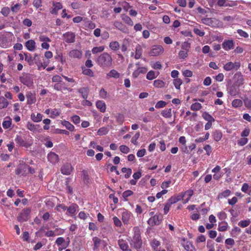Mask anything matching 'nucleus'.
Masks as SVG:
<instances>
[{"mask_svg":"<svg viewBox=\"0 0 251 251\" xmlns=\"http://www.w3.org/2000/svg\"><path fill=\"white\" fill-rule=\"evenodd\" d=\"M96 62L100 67L104 69L111 67L113 64V60L109 53L105 52L101 53L98 57Z\"/></svg>","mask_w":251,"mask_h":251,"instance_id":"f257e3e1","label":"nucleus"},{"mask_svg":"<svg viewBox=\"0 0 251 251\" xmlns=\"http://www.w3.org/2000/svg\"><path fill=\"white\" fill-rule=\"evenodd\" d=\"M133 231L134 236L131 240L130 245H133L136 249L138 250L141 248L142 245L140 232L139 228L137 227H134Z\"/></svg>","mask_w":251,"mask_h":251,"instance_id":"f03ea898","label":"nucleus"},{"mask_svg":"<svg viewBox=\"0 0 251 251\" xmlns=\"http://www.w3.org/2000/svg\"><path fill=\"white\" fill-rule=\"evenodd\" d=\"M31 212L30 208L23 209L17 217V220L20 222L26 221L29 218L30 213Z\"/></svg>","mask_w":251,"mask_h":251,"instance_id":"7ed1b4c3","label":"nucleus"},{"mask_svg":"<svg viewBox=\"0 0 251 251\" xmlns=\"http://www.w3.org/2000/svg\"><path fill=\"white\" fill-rule=\"evenodd\" d=\"M163 216L161 214H157L150 218L148 223L151 226L158 225L160 224L162 220Z\"/></svg>","mask_w":251,"mask_h":251,"instance_id":"20e7f679","label":"nucleus"},{"mask_svg":"<svg viewBox=\"0 0 251 251\" xmlns=\"http://www.w3.org/2000/svg\"><path fill=\"white\" fill-rule=\"evenodd\" d=\"M201 22L203 24L212 26L215 27L218 25L219 21L215 18H205L201 19Z\"/></svg>","mask_w":251,"mask_h":251,"instance_id":"39448f33","label":"nucleus"},{"mask_svg":"<svg viewBox=\"0 0 251 251\" xmlns=\"http://www.w3.org/2000/svg\"><path fill=\"white\" fill-rule=\"evenodd\" d=\"M181 244L187 251H195V248L191 242L184 238L181 239Z\"/></svg>","mask_w":251,"mask_h":251,"instance_id":"423d86ee","label":"nucleus"},{"mask_svg":"<svg viewBox=\"0 0 251 251\" xmlns=\"http://www.w3.org/2000/svg\"><path fill=\"white\" fill-rule=\"evenodd\" d=\"M15 142L20 146L25 148H28L31 146V144L27 142L25 138L20 135H17L15 138Z\"/></svg>","mask_w":251,"mask_h":251,"instance_id":"0eeeda50","label":"nucleus"},{"mask_svg":"<svg viewBox=\"0 0 251 251\" xmlns=\"http://www.w3.org/2000/svg\"><path fill=\"white\" fill-rule=\"evenodd\" d=\"M164 50L161 46H154L149 53L150 56H155L162 53Z\"/></svg>","mask_w":251,"mask_h":251,"instance_id":"6e6552de","label":"nucleus"},{"mask_svg":"<svg viewBox=\"0 0 251 251\" xmlns=\"http://www.w3.org/2000/svg\"><path fill=\"white\" fill-rule=\"evenodd\" d=\"M36 94L34 91H29L26 94V98L27 99V104H32L36 102Z\"/></svg>","mask_w":251,"mask_h":251,"instance_id":"1a4fd4ad","label":"nucleus"},{"mask_svg":"<svg viewBox=\"0 0 251 251\" xmlns=\"http://www.w3.org/2000/svg\"><path fill=\"white\" fill-rule=\"evenodd\" d=\"M73 168L70 163L64 164L61 168V173L65 175H69L71 174Z\"/></svg>","mask_w":251,"mask_h":251,"instance_id":"9d476101","label":"nucleus"},{"mask_svg":"<svg viewBox=\"0 0 251 251\" xmlns=\"http://www.w3.org/2000/svg\"><path fill=\"white\" fill-rule=\"evenodd\" d=\"M131 213L126 209L122 213V220L124 225H128L131 216Z\"/></svg>","mask_w":251,"mask_h":251,"instance_id":"9b49d317","label":"nucleus"},{"mask_svg":"<svg viewBox=\"0 0 251 251\" xmlns=\"http://www.w3.org/2000/svg\"><path fill=\"white\" fill-rule=\"evenodd\" d=\"M65 41L68 43H73L75 41V35L74 33L71 32H67L63 35Z\"/></svg>","mask_w":251,"mask_h":251,"instance_id":"f8f14e48","label":"nucleus"},{"mask_svg":"<svg viewBox=\"0 0 251 251\" xmlns=\"http://www.w3.org/2000/svg\"><path fill=\"white\" fill-rule=\"evenodd\" d=\"M27 168H28L27 165L20 164L16 170V174L18 175H25L27 174Z\"/></svg>","mask_w":251,"mask_h":251,"instance_id":"ddd939ff","label":"nucleus"},{"mask_svg":"<svg viewBox=\"0 0 251 251\" xmlns=\"http://www.w3.org/2000/svg\"><path fill=\"white\" fill-rule=\"evenodd\" d=\"M20 80L22 83L28 87L31 86L33 84L32 80L29 75H26L21 77Z\"/></svg>","mask_w":251,"mask_h":251,"instance_id":"4468645a","label":"nucleus"},{"mask_svg":"<svg viewBox=\"0 0 251 251\" xmlns=\"http://www.w3.org/2000/svg\"><path fill=\"white\" fill-rule=\"evenodd\" d=\"M81 51L78 50H73L69 52V55L71 58L80 59L82 57Z\"/></svg>","mask_w":251,"mask_h":251,"instance_id":"2eb2a0df","label":"nucleus"},{"mask_svg":"<svg viewBox=\"0 0 251 251\" xmlns=\"http://www.w3.org/2000/svg\"><path fill=\"white\" fill-rule=\"evenodd\" d=\"M114 26L120 31L124 33L127 32V28L123 25L121 22L119 21H115L113 24Z\"/></svg>","mask_w":251,"mask_h":251,"instance_id":"dca6fc26","label":"nucleus"},{"mask_svg":"<svg viewBox=\"0 0 251 251\" xmlns=\"http://www.w3.org/2000/svg\"><path fill=\"white\" fill-rule=\"evenodd\" d=\"M81 176L83 182L86 184H88L90 182V177L88 171L83 170L81 171Z\"/></svg>","mask_w":251,"mask_h":251,"instance_id":"f3484780","label":"nucleus"},{"mask_svg":"<svg viewBox=\"0 0 251 251\" xmlns=\"http://www.w3.org/2000/svg\"><path fill=\"white\" fill-rule=\"evenodd\" d=\"M48 160L52 164H55L58 161V156L54 152H50L48 155Z\"/></svg>","mask_w":251,"mask_h":251,"instance_id":"a211bd4d","label":"nucleus"},{"mask_svg":"<svg viewBox=\"0 0 251 251\" xmlns=\"http://www.w3.org/2000/svg\"><path fill=\"white\" fill-rule=\"evenodd\" d=\"M234 78L236 79V83L238 86H240L244 83V79L240 72H237L235 74Z\"/></svg>","mask_w":251,"mask_h":251,"instance_id":"6ab92c4d","label":"nucleus"},{"mask_svg":"<svg viewBox=\"0 0 251 251\" xmlns=\"http://www.w3.org/2000/svg\"><path fill=\"white\" fill-rule=\"evenodd\" d=\"M35 44L33 40H29L25 42V46L28 50L32 51L35 49Z\"/></svg>","mask_w":251,"mask_h":251,"instance_id":"aec40b11","label":"nucleus"},{"mask_svg":"<svg viewBox=\"0 0 251 251\" xmlns=\"http://www.w3.org/2000/svg\"><path fill=\"white\" fill-rule=\"evenodd\" d=\"M223 48L226 50H231L233 48L234 43L233 40L224 41L222 44Z\"/></svg>","mask_w":251,"mask_h":251,"instance_id":"412c9836","label":"nucleus"},{"mask_svg":"<svg viewBox=\"0 0 251 251\" xmlns=\"http://www.w3.org/2000/svg\"><path fill=\"white\" fill-rule=\"evenodd\" d=\"M118 245L121 249L124 251H131L130 249H128V246L127 243L123 239L119 240Z\"/></svg>","mask_w":251,"mask_h":251,"instance_id":"4be33fe9","label":"nucleus"},{"mask_svg":"<svg viewBox=\"0 0 251 251\" xmlns=\"http://www.w3.org/2000/svg\"><path fill=\"white\" fill-rule=\"evenodd\" d=\"M92 240L94 243L93 249L94 251H96L101 244L102 240L97 237H93Z\"/></svg>","mask_w":251,"mask_h":251,"instance_id":"5701e85b","label":"nucleus"},{"mask_svg":"<svg viewBox=\"0 0 251 251\" xmlns=\"http://www.w3.org/2000/svg\"><path fill=\"white\" fill-rule=\"evenodd\" d=\"M12 125V120L9 117H6L4 119L2 122V127L4 129H8L10 128Z\"/></svg>","mask_w":251,"mask_h":251,"instance_id":"b1692460","label":"nucleus"},{"mask_svg":"<svg viewBox=\"0 0 251 251\" xmlns=\"http://www.w3.org/2000/svg\"><path fill=\"white\" fill-rule=\"evenodd\" d=\"M78 92L81 95L84 99H86L88 98L89 89L87 87L81 88L78 90Z\"/></svg>","mask_w":251,"mask_h":251,"instance_id":"393cba45","label":"nucleus"},{"mask_svg":"<svg viewBox=\"0 0 251 251\" xmlns=\"http://www.w3.org/2000/svg\"><path fill=\"white\" fill-rule=\"evenodd\" d=\"M96 106L101 112H104L106 110V104L103 101H97L96 102Z\"/></svg>","mask_w":251,"mask_h":251,"instance_id":"a878e982","label":"nucleus"},{"mask_svg":"<svg viewBox=\"0 0 251 251\" xmlns=\"http://www.w3.org/2000/svg\"><path fill=\"white\" fill-rule=\"evenodd\" d=\"M142 54V49L141 46L138 44L135 48V58L136 59H138L141 58Z\"/></svg>","mask_w":251,"mask_h":251,"instance_id":"bb28decb","label":"nucleus"},{"mask_svg":"<svg viewBox=\"0 0 251 251\" xmlns=\"http://www.w3.org/2000/svg\"><path fill=\"white\" fill-rule=\"evenodd\" d=\"M76 208H78V206L76 204H72L69 207H67V213L70 215L74 214L76 211Z\"/></svg>","mask_w":251,"mask_h":251,"instance_id":"cd10ccee","label":"nucleus"},{"mask_svg":"<svg viewBox=\"0 0 251 251\" xmlns=\"http://www.w3.org/2000/svg\"><path fill=\"white\" fill-rule=\"evenodd\" d=\"M43 116L40 113H37L36 115L34 113H32L31 115V119L34 122H40L42 119Z\"/></svg>","mask_w":251,"mask_h":251,"instance_id":"c85d7f7f","label":"nucleus"},{"mask_svg":"<svg viewBox=\"0 0 251 251\" xmlns=\"http://www.w3.org/2000/svg\"><path fill=\"white\" fill-rule=\"evenodd\" d=\"M110 49L116 51L120 48V44L117 41H112L109 44Z\"/></svg>","mask_w":251,"mask_h":251,"instance_id":"c756f323","label":"nucleus"},{"mask_svg":"<svg viewBox=\"0 0 251 251\" xmlns=\"http://www.w3.org/2000/svg\"><path fill=\"white\" fill-rule=\"evenodd\" d=\"M107 76L109 77H113L118 78L120 77V74L115 70H111L107 74Z\"/></svg>","mask_w":251,"mask_h":251,"instance_id":"7c9ffc66","label":"nucleus"},{"mask_svg":"<svg viewBox=\"0 0 251 251\" xmlns=\"http://www.w3.org/2000/svg\"><path fill=\"white\" fill-rule=\"evenodd\" d=\"M203 118L208 122H213L215 121L214 118L208 112H204L202 115Z\"/></svg>","mask_w":251,"mask_h":251,"instance_id":"2f4dec72","label":"nucleus"},{"mask_svg":"<svg viewBox=\"0 0 251 251\" xmlns=\"http://www.w3.org/2000/svg\"><path fill=\"white\" fill-rule=\"evenodd\" d=\"M8 104L9 102L4 97H0V109L7 107Z\"/></svg>","mask_w":251,"mask_h":251,"instance_id":"473e14b6","label":"nucleus"},{"mask_svg":"<svg viewBox=\"0 0 251 251\" xmlns=\"http://www.w3.org/2000/svg\"><path fill=\"white\" fill-rule=\"evenodd\" d=\"M24 55L25 56V60L28 63L29 65H32L34 64V59L31 54L28 53H24Z\"/></svg>","mask_w":251,"mask_h":251,"instance_id":"72a5a7b5","label":"nucleus"},{"mask_svg":"<svg viewBox=\"0 0 251 251\" xmlns=\"http://www.w3.org/2000/svg\"><path fill=\"white\" fill-rule=\"evenodd\" d=\"M121 17L122 20L128 25L131 26L133 25V23L129 16L126 15H122Z\"/></svg>","mask_w":251,"mask_h":251,"instance_id":"f704fd0d","label":"nucleus"},{"mask_svg":"<svg viewBox=\"0 0 251 251\" xmlns=\"http://www.w3.org/2000/svg\"><path fill=\"white\" fill-rule=\"evenodd\" d=\"M229 94L231 96H235L238 94V89L235 86H232L229 89Z\"/></svg>","mask_w":251,"mask_h":251,"instance_id":"c9c22d12","label":"nucleus"},{"mask_svg":"<svg viewBox=\"0 0 251 251\" xmlns=\"http://www.w3.org/2000/svg\"><path fill=\"white\" fill-rule=\"evenodd\" d=\"M62 124L63 126H65L70 131H73L74 130V126L68 121H62Z\"/></svg>","mask_w":251,"mask_h":251,"instance_id":"e433bc0d","label":"nucleus"},{"mask_svg":"<svg viewBox=\"0 0 251 251\" xmlns=\"http://www.w3.org/2000/svg\"><path fill=\"white\" fill-rule=\"evenodd\" d=\"M38 125H35L30 122H28L26 125L27 128L31 131L35 132L38 130Z\"/></svg>","mask_w":251,"mask_h":251,"instance_id":"4c0bfd02","label":"nucleus"},{"mask_svg":"<svg viewBox=\"0 0 251 251\" xmlns=\"http://www.w3.org/2000/svg\"><path fill=\"white\" fill-rule=\"evenodd\" d=\"M225 244L226 246V249H229L231 248L235 244L234 240L232 238H227L225 241Z\"/></svg>","mask_w":251,"mask_h":251,"instance_id":"58836bf2","label":"nucleus"},{"mask_svg":"<svg viewBox=\"0 0 251 251\" xmlns=\"http://www.w3.org/2000/svg\"><path fill=\"white\" fill-rule=\"evenodd\" d=\"M162 116L166 118H171L172 117V109L169 108L162 111L161 113Z\"/></svg>","mask_w":251,"mask_h":251,"instance_id":"ea45409f","label":"nucleus"},{"mask_svg":"<svg viewBox=\"0 0 251 251\" xmlns=\"http://www.w3.org/2000/svg\"><path fill=\"white\" fill-rule=\"evenodd\" d=\"M191 48V44L188 42H184L182 43L181 48L182 50L189 51Z\"/></svg>","mask_w":251,"mask_h":251,"instance_id":"a19ab883","label":"nucleus"},{"mask_svg":"<svg viewBox=\"0 0 251 251\" xmlns=\"http://www.w3.org/2000/svg\"><path fill=\"white\" fill-rule=\"evenodd\" d=\"M213 136L216 141H219L222 137V133L221 132L216 130L214 132Z\"/></svg>","mask_w":251,"mask_h":251,"instance_id":"79ce46f5","label":"nucleus"},{"mask_svg":"<svg viewBox=\"0 0 251 251\" xmlns=\"http://www.w3.org/2000/svg\"><path fill=\"white\" fill-rule=\"evenodd\" d=\"M153 85L155 87L162 88L165 86V82L161 80L157 79L154 81Z\"/></svg>","mask_w":251,"mask_h":251,"instance_id":"37998d69","label":"nucleus"},{"mask_svg":"<svg viewBox=\"0 0 251 251\" xmlns=\"http://www.w3.org/2000/svg\"><path fill=\"white\" fill-rule=\"evenodd\" d=\"M104 50V47L103 46L96 47L92 49V52L93 54H97L103 51Z\"/></svg>","mask_w":251,"mask_h":251,"instance_id":"c03bdc74","label":"nucleus"},{"mask_svg":"<svg viewBox=\"0 0 251 251\" xmlns=\"http://www.w3.org/2000/svg\"><path fill=\"white\" fill-rule=\"evenodd\" d=\"M230 193L231 191L229 190H226L218 195V198L222 199L223 198H226L229 196Z\"/></svg>","mask_w":251,"mask_h":251,"instance_id":"a18cd8bd","label":"nucleus"},{"mask_svg":"<svg viewBox=\"0 0 251 251\" xmlns=\"http://www.w3.org/2000/svg\"><path fill=\"white\" fill-rule=\"evenodd\" d=\"M227 224L226 222L221 223L218 227V230L220 231H225L227 230Z\"/></svg>","mask_w":251,"mask_h":251,"instance_id":"49530a36","label":"nucleus"},{"mask_svg":"<svg viewBox=\"0 0 251 251\" xmlns=\"http://www.w3.org/2000/svg\"><path fill=\"white\" fill-rule=\"evenodd\" d=\"M201 107L202 106L201 104L199 102H195L193 103L191 106V109L193 111H198L201 109Z\"/></svg>","mask_w":251,"mask_h":251,"instance_id":"de8ad7c7","label":"nucleus"},{"mask_svg":"<svg viewBox=\"0 0 251 251\" xmlns=\"http://www.w3.org/2000/svg\"><path fill=\"white\" fill-rule=\"evenodd\" d=\"M160 242L155 239H153L151 243V246L152 248H153V249L155 251H156V250H158L157 247L159 246H160Z\"/></svg>","mask_w":251,"mask_h":251,"instance_id":"09e8293b","label":"nucleus"},{"mask_svg":"<svg viewBox=\"0 0 251 251\" xmlns=\"http://www.w3.org/2000/svg\"><path fill=\"white\" fill-rule=\"evenodd\" d=\"M188 52L186 50H181L178 52V57L180 59H184L188 56Z\"/></svg>","mask_w":251,"mask_h":251,"instance_id":"8fccbe9b","label":"nucleus"},{"mask_svg":"<svg viewBox=\"0 0 251 251\" xmlns=\"http://www.w3.org/2000/svg\"><path fill=\"white\" fill-rule=\"evenodd\" d=\"M128 46V42L126 39H124L123 41L121 49L123 52H125L127 50V46Z\"/></svg>","mask_w":251,"mask_h":251,"instance_id":"3c124183","label":"nucleus"},{"mask_svg":"<svg viewBox=\"0 0 251 251\" xmlns=\"http://www.w3.org/2000/svg\"><path fill=\"white\" fill-rule=\"evenodd\" d=\"M251 223L250 220H246L241 221L238 223V225L242 227H245L248 226Z\"/></svg>","mask_w":251,"mask_h":251,"instance_id":"603ef678","label":"nucleus"},{"mask_svg":"<svg viewBox=\"0 0 251 251\" xmlns=\"http://www.w3.org/2000/svg\"><path fill=\"white\" fill-rule=\"evenodd\" d=\"M242 101L239 99H235L232 101V105L234 107H240L242 105Z\"/></svg>","mask_w":251,"mask_h":251,"instance_id":"864d4df0","label":"nucleus"},{"mask_svg":"<svg viewBox=\"0 0 251 251\" xmlns=\"http://www.w3.org/2000/svg\"><path fill=\"white\" fill-rule=\"evenodd\" d=\"M113 223L114 225L117 227H121L122 223L121 220L116 216L113 218Z\"/></svg>","mask_w":251,"mask_h":251,"instance_id":"5fc2aeb1","label":"nucleus"},{"mask_svg":"<svg viewBox=\"0 0 251 251\" xmlns=\"http://www.w3.org/2000/svg\"><path fill=\"white\" fill-rule=\"evenodd\" d=\"M224 69L226 71H229L233 69V63L231 62H229L227 63H226L224 66Z\"/></svg>","mask_w":251,"mask_h":251,"instance_id":"6e6d98bb","label":"nucleus"},{"mask_svg":"<svg viewBox=\"0 0 251 251\" xmlns=\"http://www.w3.org/2000/svg\"><path fill=\"white\" fill-rule=\"evenodd\" d=\"M173 83L176 89H179L182 84V80L179 78H176L174 80Z\"/></svg>","mask_w":251,"mask_h":251,"instance_id":"4d7b16f0","label":"nucleus"},{"mask_svg":"<svg viewBox=\"0 0 251 251\" xmlns=\"http://www.w3.org/2000/svg\"><path fill=\"white\" fill-rule=\"evenodd\" d=\"M54 8L52 10V13H56L58 10L62 8V5L60 2H56L53 4Z\"/></svg>","mask_w":251,"mask_h":251,"instance_id":"13d9d810","label":"nucleus"},{"mask_svg":"<svg viewBox=\"0 0 251 251\" xmlns=\"http://www.w3.org/2000/svg\"><path fill=\"white\" fill-rule=\"evenodd\" d=\"M140 136V132H137L135 135L132 138L131 142L132 144L137 145L138 144V142L137 140L139 138Z\"/></svg>","mask_w":251,"mask_h":251,"instance_id":"bf43d9fd","label":"nucleus"},{"mask_svg":"<svg viewBox=\"0 0 251 251\" xmlns=\"http://www.w3.org/2000/svg\"><path fill=\"white\" fill-rule=\"evenodd\" d=\"M146 77L149 80H152L155 78V73L153 71L149 72L147 75Z\"/></svg>","mask_w":251,"mask_h":251,"instance_id":"052dcab7","label":"nucleus"},{"mask_svg":"<svg viewBox=\"0 0 251 251\" xmlns=\"http://www.w3.org/2000/svg\"><path fill=\"white\" fill-rule=\"evenodd\" d=\"M21 5L20 4L17 3L12 6L11 9L12 11L14 13H17L20 9Z\"/></svg>","mask_w":251,"mask_h":251,"instance_id":"680f3d73","label":"nucleus"},{"mask_svg":"<svg viewBox=\"0 0 251 251\" xmlns=\"http://www.w3.org/2000/svg\"><path fill=\"white\" fill-rule=\"evenodd\" d=\"M119 149L120 151L124 153H127L129 151V148L125 145H121Z\"/></svg>","mask_w":251,"mask_h":251,"instance_id":"e2e57ef3","label":"nucleus"},{"mask_svg":"<svg viewBox=\"0 0 251 251\" xmlns=\"http://www.w3.org/2000/svg\"><path fill=\"white\" fill-rule=\"evenodd\" d=\"M83 74L84 75L90 76H93L94 73L93 71L90 69H85L83 70Z\"/></svg>","mask_w":251,"mask_h":251,"instance_id":"0e129e2a","label":"nucleus"},{"mask_svg":"<svg viewBox=\"0 0 251 251\" xmlns=\"http://www.w3.org/2000/svg\"><path fill=\"white\" fill-rule=\"evenodd\" d=\"M10 12V9L8 7H3L0 13L4 16H7Z\"/></svg>","mask_w":251,"mask_h":251,"instance_id":"69168bd1","label":"nucleus"},{"mask_svg":"<svg viewBox=\"0 0 251 251\" xmlns=\"http://www.w3.org/2000/svg\"><path fill=\"white\" fill-rule=\"evenodd\" d=\"M108 130L106 128L101 127L98 130V134L100 135H103L106 134Z\"/></svg>","mask_w":251,"mask_h":251,"instance_id":"338daca9","label":"nucleus"},{"mask_svg":"<svg viewBox=\"0 0 251 251\" xmlns=\"http://www.w3.org/2000/svg\"><path fill=\"white\" fill-rule=\"evenodd\" d=\"M206 247L208 249V251H215V248L214 244L211 242L208 241L206 245Z\"/></svg>","mask_w":251,"mask_h":251,"instance_id":"774afa93","label":"nucleus"}]
</instances>
